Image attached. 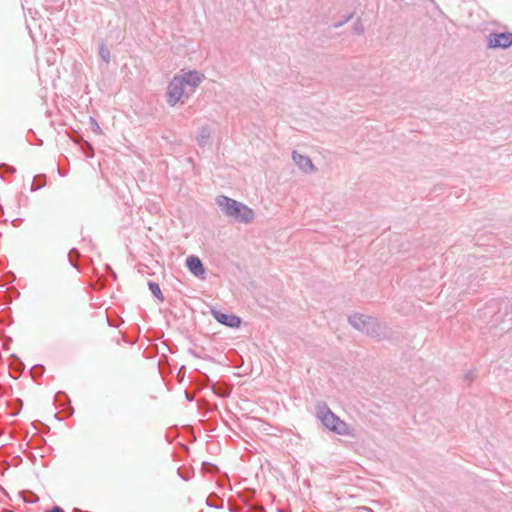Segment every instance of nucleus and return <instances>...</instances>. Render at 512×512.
<instances>
[{"instance_id":"f257e3e1","label":"nucleus","mask_w":512,"mask_h":512,"mask_svg":"<svg viewBox=\"0 0 512 512\" xmlns=\"http://www.w3.org/2000/svg\"><path fill=\"white\" fill-rule=\"evenodd\" d=\"M201 82V76L196 72H187L175 76L170 82L167 90V101L171 106L183 102L190 92Z\"/></svg>"},{"instance_id":"f03ea898","label":"nucleus","mask_w":512,"mask_h":512,"mask_svg":"<svg viewBox=\"0 0 512 512\" xmlns=\"http://www.w3.org/2000/svg\"><path fill=\"white\" fill-rule=\"evenodd\" d=\"M217 202L227 214L234 216L235 220L244 222H250L253 220V211L247 206H244L226 196L219 197Z\"/></svg>"},{"instance_id":"7ed1b4c3","label":"nucleus","mask_w":512,"mask_h":512,"mask_svg":"<svg viewBox=\"0 0 512 512\" xmlns=\"http://www.w3.org/2000/svg\"><path fill=\"white\" fill-rule=\"evenodd\" d=\"M318 417L322 421L323 425L329 430L340 435L351 434L349 426L344 421H342L338 416L332 413L330 410H319Z\"/></svg>"},{"instance_id":"20e7f679","label":"nucleus","mask_w":512,"mask_h":512,"mask_svg":"<svg viewBox=\"0 0 512 512\" xmlns=\"http://www.w3.org/2000/svg\"><path fill=\"white\" fill-rule=\"evenodd\" d=\"M512 45V33H500L491 35L489 46L493 48H507Z\"/></svg>"},{"instance_id":"39448f33","label":"nucleus","mask_w":512,"mask_h":512,"mask_svg":"<svg viewBox=\"0 0 512 512\" xmlns=\"http://www.w3.org/2000/svg\"><path fill=\"white\" fill-rule=\"evenodd\" d=\"M213 314L217 321L224 325L229 327H238L240 325V319L235 315H228L221 312H214Z\"/></svg>"},{"instance_id":"423d86ee","label":"nucleus","mask_w":512,"mask_h":512,"mask_svg":"<svg viewBox=\"0 0 512 512\" xmlns=\"http://www.w3.org/2000/svg\"><path fill=\"white\" fill-rule=\"evenodd\" d=\"M187 266L189 270L196 276H200L204 273L202 263L198 257L190 256L187 258Z\"/></svg>"},{"instance_id":"0eeeda50","label":"nucleus","mask_w":512,"mask_h":512,"mask_svg":"<svg viewBox=\"0 0 512 512\" xmlns=\"http://www.w3.org/2000/svg\"><path fill=\"white\" fill-rule=\"evenodd\" d=\"M293 159L294 161L296 162V164L303 170L307 171V170H313V165H312V162L309 158L303 156V155H300V154H296L294 153L293 155Z\"/></svg>"},{"instance_id":"6e6552de","label":"nucleus","mask_w":512,"mask_h":512,"mask_svg":"<svg viewBox=\"0 0 512 512\" xmlns=\"http://www.w3.org/2000/svg\"><path fill=\"white\" fill-rule=\"evenodd\" d=\"M149 288H150L151 292L153 293V295H155L161 302L164 300V296H163L161 289L157 283L150 282Z\"/></svg>"},{"instance_id":"1a4fd4ad","label":"nucleus","mask_w":512,"mask_h":512,"mask_svg":"<svg viewBox=\"0 0 512 512\" xmlns=\"http://www.w3.org/2000/svg\"><path fill=\"white\" fill-rule=\"evenodd\" d=\"M351 322L353 323L354 326H356L357 328H360V323H363L364 324V319H363V316H353L351 318Z\"/></svg>"},{"instance_id":"9d476101","label":"nucleus","mask_w":512,"mask_h":512,"mask_svg":"<svg viewBox=\"0 0 512 512\" xmlns=\"http://www.w3.org/2000/svg\"><path fill=\"white\" fill-rule=\"evenodd\" d=\"M46 512H64L60 507H54L53 509Z\"/></svg>"}]
</instances>
